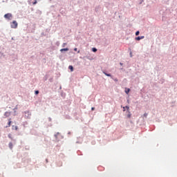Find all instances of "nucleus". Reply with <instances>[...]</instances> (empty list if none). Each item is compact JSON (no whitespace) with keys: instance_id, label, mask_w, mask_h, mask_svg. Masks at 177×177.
<instances>
[{"instance_id":"1","label":"nucleus","mask_w":177,"mask_h":177,"mask_svg":"<svg viewBox=\"0 0 177 177\" xmlns=\"http://www.w3.org/2000/svg\"><path fill=\"white\" fill-rule=\"evenodd\" d=\"M10 26L12 28H17L18 27V23L16 21H13L11 23Z\"/></svg>"},{"instance_id":"2","label":"nucleus","mask_w":177,"mask_h":177,"mask_svg":"<svg viewBox=\"0 0 177 177\" xmlns=\"http://www.w3.org/2000/svg\"><path fill=\"white\" fill-rule=\"evenodd\" d=\"M4 18L7 19L8 20H11L12 18V15L11 13H7L4 15Z\"/></svg>"},{"instance_id":"3","label":"nucleus","mask_w":177,"mask_h":177,"mask_svg":"<svg viewBox=\"0 0 177 177\" xmlns=\"http://www.w3.org/2000/svg\"><path fill=\"white\" fill-rule=\"evenodd\" d=\"M145 39L144 36L136 37V41H140V39Z\"/></svg>"},{"instance_id":"4","label":"nucleus","mask_w":177,"mask_h":177,"mask_svg":"<svg viewBox=\"0 0 177 177\" xmlns=\"http://www.w3.org/2000/svg\"><path fill=\"white\" fill-rule=\"evenodd\" d=\"M10 115H11V113H10V112H8V111L6 112L5 114H4V115H5L6 118L10 116Z\"/></svg>"},{"instance_id":"5","label":"nucleus","mask_w":177,"mask_h":177,"mask_svg":"<svg viewBox=\"0 0 177 177\" xmlns=\"http://www.w3.org/2000/svg\"><path fill=\"white\" fill-rule=\"evenodd\" d=\"M64 51H65V52L68 51V48H62V49H60V52H61V53H62V52H64Z\"/></svg>"},{"instance_id":"6","label":"nucleus","mask_w":177,"mask_h":177,"mask_svg":"<svg viewBox=\"0 0 177 177\" xmlns=\"http://www.w3.org/2000/svg\"><path fill=\"white\" fill-rule=\"evenodd\" d=\"M9 147H10V149H13V144H12V142H9Z\"/></svg>"},{"instance_id":"7","label":"nucleus","mask_w":177,"mask_h":177,"mask_svg":"<svg viewBox=\"0 0 177 177\" xmlns=\"http://www.w3.org/2000/svg\"><path fill=\"white\" fill-rule=\"evenodd\" d=\"M130 91H131V89L130 88H127V90L125 91V93H126V94L128 95Z\"/></svg>"},{"instance_id":"8","label":"nucleus","mask_w":177,"mask_h":177,"mask_svg":"<svg viewBox=\"0 0 177 177\" xmlns=\"http://www.w3.org/2000/svg\"><path fill=\"white\" fill-rule=\"evenodd\" d=\"M92 51H93V53H96V52L97 51V49L96 48H92Z\"/></svg>"},{"instance_id":"9","label":"nucleus","mask_w":177,"mask_h":177,"mask_svg":"<svg viewBox=\"0 0 177 177\" xmlns=\"http://www.w3.org/2000/svg\"><path fill=\"white\" fill-rule=\"evenodd\" d=\"M69 69L73 72V66H69Z\"/></svg>"},{"instance_id":"10","label":"nucleus","mask_w":177,"mask_h":177,"mask_svg":"<svg viewBox=\"0 0 177 177\" xmlns=\"http://www.w3.org/2000/svg\"><path fill=\"white\" fill-rule=\"evenodd\" d=\"M11 124H12V121H11V120H9V122H8V127H10V126H11Z\"/></svg>"},{"instance_id":"11","label":"nucleus","mask_w":177,"mask_h":177,"mask_svg":"<svg viewBox=\"0 0 177 177\" xmlns=\"http://www.w3.org/2000/svg\"><path fill=\"white\" fill-rule=\"evenodd\" d=\"M104 74L105 75L108 76V77H111V74H107V73H104Z\"/></svg>"},{"instance_id":"12","label":"nucleus","mask_w":177,"mask_h":177,"mask_svg":"<svg viewBox=\"0 0 177 177\" xmlns=\"http://www.w3.org/2000/svg\"><path fill=\"white\" fill-rule=\"evenodd\" d=\"M140 35V32L139 31H137L136 32V36H138Z\"/></svg>"},{"instance_id":"13","label":"nucleus","mask_w":177,"mask_h":177,"mask_svg":"<svg viewBox=\"0 0 177 177\" xmlns=\"http://www.w3.org/2000/svg\"><path fill=\"white\" fill-rule=\"evenodd\" d=\"M8 138H9L10 139L12 140V135H11V134H9V135H8Z\"/></svg>"},{"instance_id":"14","label":"nucleus","mask_w":177,"mask_h":177,"mask_svg":"<svg viewBox=\"0 0 177 177\" xmlns=\"http://www.w3.org/2000/svg\"><path fill=\"white\" fill-rule=\"evenodd\" d=\"M127 117H128L129 118H131V114H128V115H127Z\"/></svg>"},{"instance_id":"15","label":"nucleus","mask_w":177,"mask_h":177,"mask_svg":"<svg viewBox=\"0 0 177 177\" xmlns=\"http://www.w3.org/2000/svg\"><path fill=\"white\" fill-rule=\"evenodd\" d=\"M37 0H35V1L33 2V5L37 4Z\"/></svg>"},{"instance_id":"16","label":"nucleus","mask_w":177,"mask_h":177,"mask_svg":"<svg viewBox=\"0 0 177 177\" xmlns=\"http://www.w3.org/2000/svg\"><path fill=\"white\" fill-rule=\"evenodd\" d=\"M147 115H148V114H147V113H144V117H145V118H147Z\"/></svg>"},{"instance_id":"17","label":"nucleus","mask_w":177,"mask_h":177,"mask_svg":"<svg viewBox=\"0 0 177 177\" xmlns=\"http://www.w3.org/2000/svg\"><path fill=\"white\" fill-rule=\"evenodd\" d=\"M39 94V91H35V95H38Z\"/></svg>"},{"instance_id":"18","label":"nucleus","mask_w":177,"mask_h":177,"mask_svg":"<svg viewBox=\"0 0 177 177\" xmlns=\"http://www.w3.org/2000/svg\"><path fill=\"white\" fill-rule=\"evenodd\" d=\"M66 45V43H63L62 47H64Z\"/></svg>"},{"instance_id":"19","label":"nucleus","mask_w":177,"mask_h":177,"mask_svg":"<svg viewBox=\"0 0 177 177\" xmlns=\"http://www.w3.org/2000/svg\"><path fill=\"white\" fill-rule=\"evenodd\" d=\"M125 108H126L127 110H129V106H126Z\"/></svg>"},{"instance_id":"20","label":"nucleus","mask_w":177,"mask_h":177,"mask_svg":"<svg viewBox=\"0 0 177 177\" xmlns=\"http://www.w3.org/2000/svg\"><path fill=\"white\" fill-rule=\"evenodd\" d=\"M74 50H75V52H77V48H74Z\"/></svg>"},{"instance_id":"21","label":"nucleus","mask_w":177,"mask_h":177,"mask_svg":"<svg viewBox=\"0 0 177 177\" xmlns=\"http://www.w3.org/2000/svg\"><path fill=\"white\" fill-rule=\"evenodd\" d=\"M95 109V107H92V108H91V110H92V111H94Z\"/></svg>"},{"instance_id":"22","label":"nucleus","mask_w":177,"mask_h":177,"mask_svg":"<svg viewBox=\"0 0 177 177\" xmlns=\"http://www.w3.org/2000/svg\"><path fill=\"white\" fill-rule=\"evenodd\" d=\"M114 81L118 82V79H114Z\"/></svg>"},{"instance_id":"23","label":"nucleus","mask_w":177,"mask_h":177,"mask_svg":"<svg viewBox=\"0 0 177 177\" xmlns=\"http://www.w3.org/2000/svg\"><path fill=\"white\" fill-rule=\"evenodd\" d=\"M15 129L17 130V129H18V127H15Z\"/></svg>"},{"instance_id":"24","label":"nucleus","mask_w":177,"mask_h":177,"mask_svg":"<svg viewBox=\"0 0 177 177\" xmlns=\"http://www.w3.org/2000/svg\"><path fill=\"white\" fill-rule=\"evenodd\" d=\"M77 53H80V50L77 51Z\"/></svg>"},{"instance_id":"25","label":"nucleus","mask_w":177,"mask_h":177,"mask_svg":"<svg viewBox=\"0 0 177 177\" xmlns=\"http://www.w3.org/2000/svg\"><path fill=\"white\" fill-rule=\"evenodd\" d=\"M131 55H132V53H131Z\"/></svg>"},{"instance_id":"26","label":"nucleus","mask_w":177,"mask_h":177,"mask_svg":"<svg viewBox=\"0 0 177 177\" xmlns=\"http://www.w3.org/2000/svg\"><path fill=\"white\" fill-rule=\"evenodd\" d=\"M131 55H132V53H131Z\"/></svg>"}]
</instances>
